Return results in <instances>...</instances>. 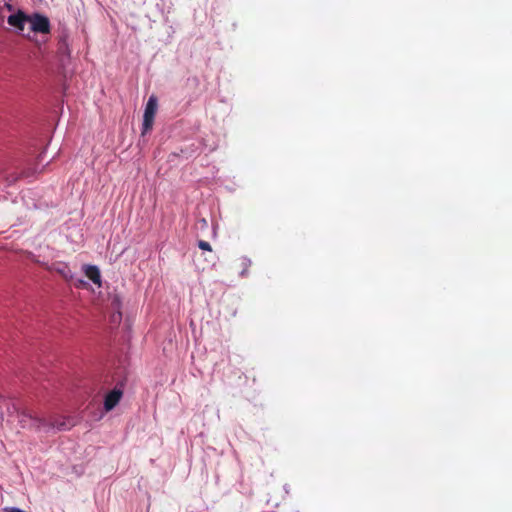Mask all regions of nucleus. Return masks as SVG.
<instances>
[{
	"label": "nucleus",
	"instance_id": "1",
	"mask_svg": "<svg viewBox=\"0 0 512 512\" xmlns=\"http://www.w3.org/2000/svg\"><path fill=\"white\" fill-rule=\"evenodd\" d=\"M20 419L19 422L21 424L22 428H36L39 429L42 426H49L53 428H57L58 430H67L70 429L74 422L72 419H60V418H51L50 420H46L43 418H39L37 416L32 415L29 412H22L19 415Z\"/></svg>",
	"mask_w": 512,
	"mask_h": 512
},
{
	"label": "nucleus",
	"instance_id": "7",
	"mask_svg": "<svg viewBox=\"0 0 512 512\" xmlns=\"http://www.w3.org/2000/svg\"><path fill=\"white\" fill-rule=\"evenodd\" d=\"M199 247L202 249V250H206V251H211V246L208 242L206 241H200L199 242Z\"/></svg>",
	"mask_w": 512,
	"mask_h": 512
},
{
	"label": "nucleus",
	"instance_id": "9",
	"mask_svg": "<svg viewBox=\"0 0 512 512\" xmlns=\"http://www.w3.org/2000/svg\"><path fill=\"white\" fill-rule=\"evenodd\" d=\"M120 317H121V315H120V313H118L117 315H114V316H113V320H114L115 322H116V321H119V320H120Z\"/></svg>",
	"mask_w": 512,
	"mask_h": 512
},
{
	"label": "nucleus",
	"instance_id": "2",
	"mask_svg": "<svg viewBox=\"0 0 512 512\" xmlns=\"http://www.w3.org/2000/svg\"><path fill=\"white\" fill-rule=\"evenodd\" d=\"M157 107V98L155 96H150L144 111L142 134H146L152 129Z\"/></svg>",
	"mask_w": 512,
	"mask_h": 512
},
{
	"label": "nucleus",
	"instance_id": "8",
	"mask_svg": "<svg viewBox=\"0 0 512 512\" xmlns=\"http://www.w3.org/2000/svg\"><path fill=\"white\" fill-rule=\"evenodd\" d=\"M58 271L63 275V277H65V278L70 277V271L67 269L66 266H63V268L59 269Z\"/></svg>",
	"mask_w": 512,
	"mask_h": 512
},
{
	"label": "nucleus",
	"instance_id": "4",
	"mask_svg": "<svg viewBox=\"0 0 512 512\" xmlns=\"http://www.w3.org/2000/svg\"><path fill=\"white\" fill-rule=\"evenodd\" d=\"M123 392L121 389L114 388L111 392H109L104 400V408L108 412L112 410L122 398Z\"/></svg>",
	"mask_w": 512,
	"mask_h": 512
},
{
	"label": "nucleus",
	"instance_id": "10",
	"mask_svg": "<svg viewBox=\"0 0 512 512\" xmlns=\"http://www.w3.org/2000/svg\"><path fill=\"white\" fill-rule=\"evenodd\" d=\"M79 284H80V285H85L86 283H85L84 281H82V280H81V281H79Z\"/></svg>",
	"mask_w": 512,
	"mask_h": 512
},
{
	"label": "nucleus",
	"instance_id": "3",
	"mask_svg": "<svg viewBox=\"0 0 512 512\" xmlns=\"http://www.w3.org/2000/svg\"><path fill=\"white\" fill-rule=\"evenodd\" d=\"M28 23L31 26V30L38 33L47 34L50 32L49 19L40 14H33L28 17Z\"/></svg>",
	"mask_w": 512,
	"mask_h": 512
},
{
	"label": "nucleus",
	"instance_id": "6",
	"mask_svg": "<svg viewBox=\"0 0 512 512\" xmlns=\"http://www.w3.org/2000/svg\"><path fill=\"white\" fill-rule=\"evenodd\" d=\"M85 275L95 284L101 286L100 271L96 266H85Z\"/></svg>",
	"mask_w": 512,
	"mask_h": 512
},
{
	"label": "nucleus",
	"instance_id": "5",
	"mask_svg": "<svg viewBox=\"0 0 512 512\" xmlns=\"http://www.w3.org/2000/svg\"><path fill=\"white\" fill-rule=\"evenodd\" d=\"M28 17L23 13L19 12L17 14L10 15L8 17L9 25L17 28L19 31H24V26L28 23Z\"/></svg>",
	"mask_w": 512,
	"mask_h": 512
}]
</instances>
